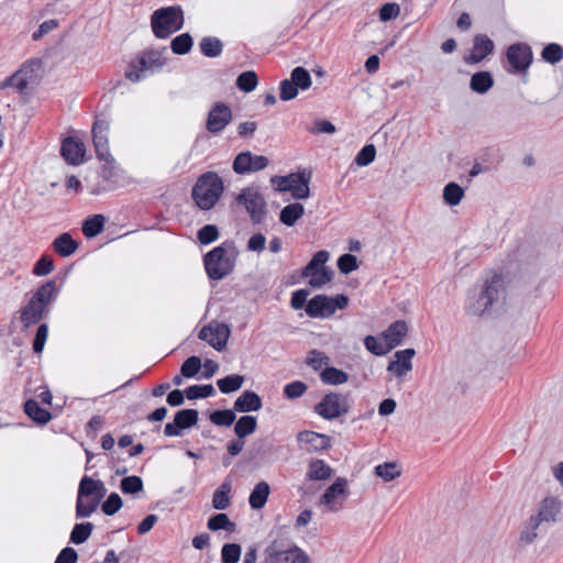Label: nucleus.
I'll return each mask as SVG.
<instances>
[{
	"label": "nucleus",
	"instance_id": "obj_1",
	"mask_svg": "<svg viewBox=\"0 0 563 563\" xmlns=\"http://www.w3.org/2000/svg\"><path fill=\"white\" fill-rule=\"evenodd\" d=\"M506 283L501 275L493 274L487 277L483 285L471 289L465 299L464 309L470 316H483L495 305L505 299Z\"/></svg>",
	"mask_w": 563,
	"mask_h": 563
},
{
	"label": "nucleus",
	"instance_id": "obj_2",
	"mask_svg": "<svg viewBox=\"0 0 563 563\" xmlns=\"http://www.w3.org/2000/svg\"><path fill=\"white\" fill-rule=\"evenodd\" d=\"M240 252L233 241H224L203 257L206 273L210 279L221 280L235 267Z\"/></svg>",
	"mask_w": 563,
	"mask_h": 563
},
{
	"label": "nucleus",
	"instance_id": "obj_3",
	"mask_svg": "<svg viewBox=\"0 0 563 563\" xmlns=\"http://www.w3.org/2000/svg\"><path fill=\"white\" fill-rule=\"evenodd\" d=\"M57 295L54 280L44 283L37 288L30 301L21 311V322L24 327H31L37 323L49 311V306L54 302Z\"/></svg>",
	"mask_w": 563,
	"mask_h": 563
},
{
	"label": "nucleus",
	"instance_id": "obj_4",
	"mask_svg": "<svg viewBox=\"0 0 563 563\" xmlns=\"http://www.w3.org/2000/svg\"><path fill=\"white\" fill-rule=\"evenodd\" d=\"M106 494L107 488L102 481L93 479L87 475L82 476L77 493L76 517H90L98 509Z\"/></svg>",
	"mask_w": 563,
	"mask_h": 563
},
{
	"label": "nucleus",
	"instance_id": "obj_5",
	"mask_svg": "<svg viewBox=\"0 0 563 563\" xmlns=\"http://www.w3.org/2000/svg\"><path fill=\"white\" fill-rule=\"evenodd\" d=\"M224 191L222 178L214 172L202 174L192 188V199L201 210L212 209Z\"/></svg>",
	"mask_w": 563,
	"mask_h": 563
},
{
	"label": "nucleus",
	"instance_id": "obj_6",
	"mask_svg": "<svg viewBox=\"0 0 563 563\" xmlns=\"http://www.w3.org/2000/svg\"><path fill=\"white\" fill-rule=\"evenodd\" d=\"M165 64L164 52L157 49L144 51L129 63L125 69V78L132 82H139L162 69Z\"/></svg>",
	"mask_w": 563,
	"mask_h": 563
},
{
	"label": "nucleus",
	"instance_id": "obj_7",
	"mask_svg": "<svg viewBox=\"0 0 563 563\" xmlns=\"http://www.w3.org/2000/svg\"><path fill=\"white\" fill-rule=\"evenodd\" d=\"M154 34L166 38L180 30L184 24L183 11L179 7H167L156 10L151 20Z\"/></svg>",
	"mask_w": 563,
	"mask_h": 563
},
{
	"label": "nucleus",
	"instance_id": "obj_8",
	"mask_svg": "<svg viewBox=\"0 0 563 563\" xmlns=\"http://www.w3.org/2000/svg\"><path fill=\"white\" fill-rule=\"evenodd\" d=\"M41 70L42 62L40 59H29L15 73L0 81V90L13 89L22 93L29 84L40 77Z\"/></svg>",
	"mask_w": 563,
	"mask_h": 563
},
{
	"label": "nucleus",
	"instance_id": "obj_9",
	"mask_svg": "<svg viewBox=\"0 0 563 563\" xmlns=\"http://www.w3.org/2000/svg\"><path fill=\"white\" fill-rule=\"evenodd\" d=\"M329 260L327 251L317 252L307 266L302 269V277L309 278L312 288H322L331 282L332 271L325 266Z\"/></svg>",
	"mask_w": 563,
	"mask_h": 563
},
{
	"label": "nucleus",
	"instance_id": "obj_10",
	"mask_svg": "<svg viewBox=\"0 0 563 563\" xmlns=\"http://www.w3.org/2000/svg\"><path fill=\"white\" fill-rule=\"evenodd\" d=\"M349 303L345 295H336L328 297L325 295H317L306 305V312L311 318H329L338 309H344Z\"/></svg>",
	"mask_w": 563,
	"mask_h": 563
},
{
	"label": "nucleus",
	"instance_id": "obj_11",
	"mask_svg": "<svg viewBox=\"0 0 563 563\" xmlns=\"http://www.w3.org/2000/svg\"><path fill=\"white\" fill-rule=\"evenodd\" d=\"M271 181L276 190L289 191L295 199H306L309 197V175L305 173L274 176Z\"/></svg>",
	"mask_w": 563,
	"mask_h": 563
},
{
	"label": "nucleus",
	"instance_id": "obj_12",
	"mask_svg": "<svg viewBox=\"0 0 563 563\" xmlns=\"http://www.w3.org/2000/svg\"><path fill=\"white\" fill-rule=\"evenodd\" d=\"M350 405L347 396L339 393L327 394L320 402L314 406V411L325 420H334L349 412Z\"/></svg>",
	"mask_w": 563,
	"mask_h": 563
},
{
	"label": "nucleus",
	"instance_id": "obj_13",
	"mask_svg": "<svg viewBox=\"0 0 563 563\" xmlns=\"http://www.w3.org/2000/svg\"><path fill=\"white\" fill-rule=\"evenodd\" d=\"M238 202L245 207L253 222L261 223L265 216V200L260 191L254 187L243 189L238 198Z\"/></svg>",
	"mask_w": 563,
	"mask_h": 563
},
{
	"label": "nucleus",
	"instance_id": "obj_14",
	"mask_svg": "<svg viewBox=\"0 0 563 563\" xmlns=\"http://www.w3.org/2000/svg\"><path fill=\"white\" fill-rule=\"evenodd\" d=\"M347 495V481L343 477H338L320 497L319 504L325 507L328 511L335 512L343 507Z\"/></svg>",
	"mask_w": 563,
	"mask_h": 563
},
{
	"label": "nucleus",
	"instance_id": "obj_15",
	"mask_svg": "<svg viewBox=\"0 0 563 563\" xmlns=\"http://www.w3.org/2000/svg\"><path fill=\"white\" fill-rule=\"evenodd\" d=\"M109 123L106 121H97L92 126V141L96 150L97 157L107 163H114L109 150Z\"/></svg>",
	"mask_w": 563,
	"mask_h": 563
},
{
	"label": "nucleus",
	"instance_id": "obj_16",
	"mask_svg": "<svg viewBox=\"0 0 563 563\" xmlns=\"http://www.w3.org/2000/svg\"><path fill=\"white\" fill-rule=\"evenodd\" d=\"M198 336L213 349L222 351L229 340L230 328L224 323H210L200 330Z\"/></svg>",
	"mask_w": 563,
	"mask_h": 563
},
{
	"label": "nucleus",
	"instance_id": "obj_17",
	"mask_svg": "<svg viewBox=\"0 0 563 563\" xmlns=\"http://www.w3.org/2000/svg\"><path fill=\"white\" fill-rule=\"evenodd\" d=\"M506 56L512 68V73L527 70L532 62V51L530 46L525 43L510 45L507 49Z\"/></svg>",
	"mask_w": 563,
	"mask_h": 563
},
{
	"label": "nucleus",
	"instance_id": "obj_18",
	"mask_svg": "<svg viewBox=\"0 0 563 563\" xmlns=\"http://www.w3.org/2000/svg\"><path fill=\"white\" fill-rule=\"evenodd\" d=\"M232 120V111L229 106L223 102H216L209 113L206 123V128L210 133H219Z\"/></svg>",
	"mask_w": 563,
	"mask_h": 563
},
{
	"label": "nucleus",
	"instance_id": "obj_19",
	"mask_svg": "<svg viewBox=\"0 0 563 563\" xmlns=\"http://www.w3.org/2000/svg\"><path fill=\"white\" fill-rule=\"evenodd\" d=\"M268 158L263 155H253L251 152L240 153L233 162V170L236 174L255 173L266 168Z\"/></svg>",
	"mask_w": 563,
	"mask_h": 563
},
{
	"label": "nucleus",
	"instance_id": "obj_20",
	"mask_svg": "<svg viewBox=\"0 0 563 563\" xmlns=\"http://www.w3.org/2000/svg\"><path fill=\"white\" fill-rule=\"evenodd\" d=\"M300 446L308 452L327 450L331 446V438L314 431H301L297 435Z\"/></svg>",
	"mask_w": 563,
	"mask_h": 563
},
{
	"label": "nucleus",
	"instance_id": "obj_21",
	"mask_svg": "<svg viewBox=\"0 0 563 563\" xmlns=\"http://www.w3.org/2000/svg\"><path fill=\"white\" fill-rule=\"evenodd\" d=\"M416 351L413 349H406L395 353V360L389 362L387 372L395 375L397 378L402 379L412 369V357Z\"/></svg>",
	"mask_w": 563,
	"mask_h": 563
},
{
	"label": "nucleus",
	"instance_id": "obj_22",
	"mask_svg": "<svg viewBox=\"0 0 563 563\" xmlns=\"http://www.w3.org/2000/svg\"><path fill=\"white\" fill-rule=\"evenodd\" d=\"M265 563H307V555L297 547L287 550H267Z\"/></svg>",
	"mask_w": 563,
	"mask_h": 563
},
{
	"label": "nucleus",
	"instance_id": "obj_23",
	"mask_svg": "<svg viewBox=\"0 0 563 563\" xmlns=\"http://www.w3.org/2000/svg\"><path fill=\"white\" fill-rule=\"evenodd\" d=\"M562 508L558 497L548 496L540 504L537 514L532 515L541 523L556 521Z\"/></svg>",
	"mask_w": 563,
	"mask_h": 563
},
{
	"label": "nucleus",
	"instance_id": "obj_24",
	"mask_svg": "<svg viewBox=\"0 0 563 563\" xmlns=\"http://www.w3.org/2000/svg\"><path fill=\"white\" fill-rule=\"evenodd\" d=\"M60 153L69 164L79 165L84 162L85 146L81 142L67 137L63 141Z\"/></svg>",
	"mask_w": 563,
	"mask_h": 563
},
{
	"label": "nucleus",
	"instance_id": "obj_25",
	"mask_svg": "<svg viewBox=\"0 0 563 563\" xmlns=\"http://www.w3.org/2000/svg\"><path fill=\"white\" fill-rule=\"evenodd\" d=\"M493 41L484 34H478L475 36L473 49L470 56L465 58V60L468 64L478 63L482 59H484L487 55H489L493 52Z\"/></svg>",
	"mask_w": 563,
	"mask_h": 563
},
{
	"label": "nucleus",
	"instance_id": "obj_26",
	"mask_svg": "<svg viewBox=\"0 0 563 563\" xmlns=\"http://www.w3.org/2000/svg\"><path fill=\"white\" fill-rule=\"evenodd\" d=\"M408 327L402 320L395 321L391 323L383 333L382 340L387 343L389 350L398 346L404 338L407 335Z\"/></svg>",
	"mask_w": 563,
	"mask_h": 563
},
{
	"label": "nucleus",
	"instance_id": "obj_27",
	"mask_svg": "<svg viewBox=\"0 0 563 563\" xmlns=\"http://www.w3.org/2000/svg\"><path fill=\"white\" fill-rule=\"evenodd\" d=\"M262 408L260 396L251 390L243 391L234 401V410L239 412L257 411Z\"/></svg>",
	"mask_w": 563,
	"mask_h": 563
},
{
	"label": "nucleus",
	"instance_id": "obj_28",
	"mask_svg": "<svg viewBox=\"0 0 563 563\" xmlns=\"http://www.w3.org/2000/svg\"><path fill=\"white\" fill-rule=\"evenodd\" d=\"M332 475V468L323 460H311L308 465L307 478L310 481H325Z\"/></svg>",
	"mask_w": 563,
	"mask_h": 563
},
{
	"label": "nucleus",
	"instance_id": "obj_29",
	"mask_svg": "<svg viewBox=\"0 0 563 563\" xmlns=\"http://www.w3.org/2000/svg\"><path fill=\"white\" fill-rule=\"evenodd\" d=\"M271 488L266 482L257 483L250 494L249 503L252 509H262L269 496Z\"/></svg>",
	"mask_w": 563,
	"mask_h": 563
},
{
	"label": "nucleus",
	"instance_id": "obj_30",
	"mask_svg": "<svg viewBox=\"0 0 563 563\" xmlns=\"http://www.w3.org/2000/svg\"><path fill=\"white\" fill-rule=\"evenodd\" d=\"M54 251L63 257L70 256L78 249V243L69 233L58 235L53 242Z\"/></svg>",
	"mask_w": 563,
	"mask_h": 563
},
{
	"label": "nucleus",
	"instance_id": "obj_31",
	"mask_svg": "<svg viewBox=\"0 0 563 563\" xmlns=\"http://www.w3.org/2000/svg\"><path fill=\"white\" fill-rule=\"evenodd\" d=\"M494 85V79L488 71L475 73L470 81V87L477 93L487 92Z\"/></svg>",
	"mask_w": 563,
	"mask_h": 563
},
{
	"label": "nucleus",
	"instance_id": "obj_32",
	"mask_svg": "<svg viewBox=\"0 0 563 563\" xmlns=\"http://www.w3.org/2000/svg\"><path fill=\"white\" fill-rule=\"evenodd\" d=\"M303 212L305 209L301 203H290L282 209L279 220L284 224L291 227L303 216Z\"/></svg>",
	"mask_w": 563,
	"mask_h": 563
},
{
	"label": "nucleus",
	"instance_id": "obj_33",
	"mask_svg": "<svg viewBox=\"0 0 563 563\" xmlns=\"http://www.w3.org/2000/svg\"><path fill=\"white\" fill-rule=\"evenodd\" d=\"M25 413L37 423H47L52 416L49 411L40 407L36 400L30 399L24 405Z\"/></svg>",
	"mask_w": 563,
	"mask_h": 563
},
{
	"label": "nucleus",
	"instance_id": "obj_34",
	"mask_svg": "<svg viewBox=\"0 0 563 563\" xmlns=\"http://www.w3.org/2000/svg\"><path fill=\"white\" fill-rule=\"evenodd\" d=\"M541 525L542 523L531 515L521 529L520 543L522 545L531 544L537 539L538 529Z\"/></svg>",
	"mask_w": 563,
	"mask_h": 563
},
{
	"label": "nucleus",
	"instance_id": "obj_35",
	"mask_svg": "<svg viewBox=\"0 0 563 563\" xmlns=\"http://www.w3.org/2000/svg\"><path fill=\"white\" fill-rule=\"evenodd\" d=\"M104 227V217L102 214H96L89 217L82 223V233L86 238H95L102 232Z\"/></svg>",
	"mask_w": 563,
	"mask_h": 563
},
{
	"label": "nucleus",
	"instance_id": "obj_36",
	"mask_svg": "<svg viewBox=\"0 0 563 563\" xmlns=\"http://www.w3.org/2000/svg\"><path fill=\"white\" fill-rule=\"evenodd\" d=\"M320 377L328 385H342L349 379V375L342 369L328 366L322 369Z\"/></svg>",
	"mask_w": 563,
	"mask_h": 563
},
{
	"label": "nucleus",
	"instance_id": "obj_37",
	"mask_svg": "<svg viewBox=\"0 0 563 563\" xmlns=\"http://www.w3.org/2000/svg\"><path fill=\"white\" fill-rule=\"evenodd\" d=\"M231 484L224 482L220 485V487L213 493L212 497V506L218 510H224L230 506V494Z\"/></svg>",
	"mask_w": 563,
	"mask_h": 563
},
{
	"label": "nucleus",
	"instance_id": "obj_38",
	"mask_svg": "<svg viewBox=\"0 0 563 563\" xmlns=\"http://www.w3.org/2000/svg\"><path fill=\"white\" fill-rule=\"evenodd\" d=\"M201 53L207 57H218L222 53V42L217 37L207 36L200 41Z\"/></svg>",
	"mask_w": 563,
	"mask_h": 563
},
{
	"label": "nucleus",
	"instance_id": "obj_39",
	"mask_svg": "<svg viewBox=\"0 0 563 563\" xmlns=\"http://www.w3.org/2000/svg\"><path fill=\"white\" fill-rule=\"evenodd\" d=\"M256 426L257 421L255 417L243 416L236 421L234 426V432L240 439H242L249 434H252L256 430Z\"/></svg>",
	"mask_w": 563,
	"mask_h": 563
},
{
	"label": "nucleus",
	"instance_id": "obj_40",
	"mask_svg": "<svg viewBox=\"0 0 563 563\" xmlns=\"http://www.w3.org/2000/svg\"><path fill=\"white\" fill-rule=\"evenodd\" d=\"M244 377L242 375L233 374L225 376L217 382V385L221 393L229 394L235 391L242 387Z\"/></svg>",
	"mask_w": 563,
	"mask_h": 563
},
{
	"label": "nucleus",
	"instance_id": "obj_41",
	"mask_svg": "<svg viewBox=\"0 0 563 563\" xmlns=\"http://www.w3.org/2000/svg\"><path fill=\"white\" fill-rule=\"evenodd\" d=\"M375 474L385 482H390L400 476L401 470L395 462L379 464L375 467Z\"/></svg>",
	"mask_w": 563,
	"mask_h": 563
},
{
	"label": "nucleus",
	"instance_id": "obj_42",
	"mask_svg": "<svg viewBox=\"0 0 563 563\" xmlns=\"http://www.w3.org/2000/svg\"><path fill=\"white\" fill-rule=\"evenodd\" d=\"M174 421L181 429L190 428L198 421V411L195 409H183L175 415Z\"/></svg>",
	"mask_w": 563,
	"mask_h": 563
},
{
	"label": "nucleus",
	"instance_id": "obj_43",
	"mask_svg": "<svg viewBox=\"0 0 563 563\" xmlns=\"http://www.w3.org/2000/svg\"><path fill=\"white\" fill-rule=\"evenodd\" d=\"M258 84L257 75L253 70H247L239 75L236 78V86L244 92L253 91Z\"/></svg>",
	"mask_w": 563,
	"mask_h": 563
},
{
	"label": "nucleus",
	"instance_id": "obj_44",
	"mask_svg": "<svg viewBox=\"0 0 563 563\" xmlns=\"http://www.w3.org/2000/svg\"><path fill=\"white\" fill-rule=\"evenodd\" d=\"M364 345L371 353L378 356L385 355L388 352H390L387 343H385V341L382 340V334L378 338L374 335H367L364 339Z\"/></svg>",
	"mask_w": 563,
	"mask_h": 563
},
{
	"label": "nucleus",
	"instance_id": "obj_45",
	"mask_svg": "<svg viewBox=\"0 0 563 563\" xmlns=\"http://www.w3.org/2000/svg\"><path fill=\"white\" fill-rule=\"evenodd\" d=\"M464 197V190L455 183L448 184L443 189V198L450 206H457Z\"/></svg>",
	"mask_w": 563,
	"mask_h": 563
},
{
	"label": "nucleus",
	"instance_id": "obj_46",
	"mask_svg": "<svg viewBox=\"0 0 563 563\" xmlns=\"http://www.w3.org/2000/svg\"><path fill=\"white\" fill-rule=\"evenodd\" d=\"M92 529L93 526L90 522L75 525L70 533V541L75 544L84 543L90 537Z\"/></svg>",
	"mask_w": 563,
	"mask_h": 563
},
{
	"label": "nucleus",
	"instance_id": "obj_47",
	"mask_svg": "<svg viewBox=\"0 0 563 563\" xmlns=\"http://www.w3.org/2000/svg\"><path fill=\"white\" fill-rule=\"evenodd\" d=\"M290 79L294 81L296 87L301 90L310 88L312 82L308 70L300 66L292 69Z\"/></svg>",
	"mask_w": 563,
	"mask_h": 563
},
{
	"label": "nucleus",
	"instance_id": "obj_48",
	"mask_svg": "<svg viewBox=\"0 0 563 563\" xmlns=\"http://www.w3.org/2000/svg\"><path fill=\"white\" fill-rule=\"evenodd\" d=\"M207 527H208V529H210L212 531H218V530H222V529L228 530V531H233L234 523L230 521L228 515L221 512V514H217L213 517H211L208 520Z\"/></svg>",
	"mask_w": 563,
	"mask_h": 563
},
{
	"label": "nucleus",
	"instance_id": "obj_49",
	"mask_svg": "<svg viewBox=\"0 0 563 563\" xmlns=\"http://www.w3.org/2000/svg\"><path fill=\"white\" fill-rule=\"evenodd\" d=\"M170 47L175 54H187L192 47V38L188 33H183L172 41Z\"/></svg>",
	"mask_w": 563,
	"mask_h": 563
},
{
	"label": "nucleus",
	"instance_id": "obj_50",
	"mask_svg": "<svg viewBox=\"0 0 563 563\" xmlns=\"http://www.w3.org/2000/svg\"><path fill=\"white\" fill-rule=\"evenodd\" d=\"M241 545L236 543H227L221 549L222 563H238L241 558Z\"/></svg>",
	"mask_w": 563,
	"mask_h": 563
},
{
	"label": "nucleus",
	"instance_id": "obj_51",
	"mask_svg": "<svg viewBox=\"0 0 563 563\" xmlns=\"http://www.w3.org/2000/svg\"><path fill=\"white\" fill-rule=\"evenodd\" d=\"M235 420L233 410H216L210 415V421L216 426L230 427Z\"/></svg>",
	"mask_w": 563,
	"mask_h": 563
},
{
	"label": "nucleus",
	"instance_id": "obj_52",
	"mask_svg": "<svg viewBox=\"0 0 563 563\" xmlns=\"http://www.w3.org/2000/svg\"><path fill=\"white\" fill-rule=\"evenodd\" d=\"M185 393L188 399L207 398L213 396L214 388L212 385H194L189 386Z\"/></svg>",
	"mask_w": 563,
	"mask_h": 563
},
{
	"label": "nucleus",
	"instance_id": "obj_53",
	"mask_svg": "<svg viewBox=\"0 0 563 563\" xmlns=\"http://www.w3.org/2000/svg\"><path fill=\"white\" fill-rule=\"evenodd\" d=\"M542 58L551 64L559 63L563 59V47L556 43L547 45L542 51Z\"/></svg>",
	"mask_w": 563,
	"mask_h": 563
},
{
	"label": "nucleus",
	"instance_id": "obj_54",
	"mask_svg": "<svg viewBox=\"0 0 563 563\" xmlns=\"http://www.w3.org/2000/svg\"><path fill=\"white\" fill-rule=\"evenodd\" d=\"M120 488L124 494H136L143 490V482L139 476H128L121 481Z\"/></svg>",
	"mask_w": 563,
	"mask_h": 563
},
{
	"label": "nucleus",
	"instance_id": "obj_55",
	"mask_svg": "<svg viewBox=\"0 0 563 563\" xmlns=\"http://www.w3.org/2000/svg\"><path fill=\"white\" fill-rule=\"evenodd\" d=\"M201 368V361L198 356L188 357L180 367L181 376L190 378L198 374Z\"/></svg>",
	"mask_w": 563,
	"mask_h": 563
},
{
	"label": "nucleus",
	"instance_id": "obj_56",
	"mask_svg": "<svg viewBox=\"0 0 563 563\" xmlns=\"http://www.w3.org/2000/svg\"><path fill=\"white\" fill-rule=\"evenodd\" d=\"M376 148L373 144L365 145L356 155L354 162L358 166H367L374 162Z\"/></svg>",
	"mask_w": 563,
	"mask_h": 563
},
{
	"label": "nucleus",
	"instance_id": "obj_57",
	"mask_svg": "<svg viewBox=\"0 0 563 563\" xmlns=\"http://www.w3.org/2000/svg\"><path fill=\"white\" fill-rule=\"evenodd\" d=\"M201 244H210L219 238L218 228L213 224L203 225L197 233Z\"/></svg>",
	"mask_w": 563,
	"mask_h": 563
},
{
	"label": "nucleus",
	"instance_id": "obj_58",
	"mask_svg": "<svg viewBox=\"0 0 563 563\" xmlns=\"http://www.w3.org/2000/svg\"><path fill=\"white\" fill-rule=\"evenodd\" d=\"M121 507L122 499L117 493H111L107 500L101 505V509L107 516H113Z\"/></svg>",
	"mask_w": 563,
	"mask_h": 563
},
{
	"label": "nucleus",
	"instance_id": "obj_59",
	"mask_svg": "<svg viewBox=\"0 0 563 563\" xmlns=\"http://www.w3.org/2000/svg\"><path fill=\"white\" fill-rule=\"evenodd\" d=\"M307 390V385L300 380L287 384L284 387V395L288 399H296L301 397Z\"/></svg>",
	"mask_w": 563,
	"mask_h": 563
},
{
	"label": "nucleus",
	"instance_id": "obj_60",
	"mask_svg": "<svg viewBox=\"0 0 563 563\" xmlns=\"http://www.w3.org/2000/svg\"><path fill=\"white\" fill-rule=\"evenodd\" d=\"M54 269L53 260L49 256H42L33 267V274L36 276H46Z\"/></svg>",
	"mask_w": 563,
	"mask_h": 563
},
{
	"label": "nucleus",
	"instance_id": "obj_61",
	"mask_svg": "<svg viewBox=\"0 0 563 563\" xmlns=\"http://www.w3.org/2000/svg\"><path fill=\"white\" fill-rule=\"evenodd\" d=\"M328 363L329 357L323 352L317 350H312L307 357V364L316 371L322 368Z\"/></svg>",
	"mask_w": 563,
	"mask_h": 563
},
{
	"label": "nucleus",
	"instance_id": "obj_62",
	"mask_svg": "<svg viewBox=\"0 0 563 563\" xmlns=\"http://www.w3.org/2000/svg\"><path fill=\"white\" fill-rule=\"evenodd\" d=\"M400 13V7L397 3L388 2L379 9V19L387 22L396 19Z\"/></svg>",
	"mask_w": 563,
	"mask_h": 563
},
{
	"label": "nucleus",
	"instance_id": "obj_63",
	"mask_svg": "<svg viewBox=\"0 0 563 563\" xmlns=\"http://www.w3.org/2000/svg\"><path fill=\"white\" fill-rule=\"evenodd\" d=\"M338 267L343 274H349L357 268V260L352 254H343L338 260Z\"/></svg>",
	"mask_w": 563,
	"mask_h": 563
},
{
	"label": "nucleus",
	"instance_id": "obj_64",
	"mask_svg": "<svg viewBox=\"0 0 563 563\" xmlns=\"http://www.w3.org/2000/svg\"><path fill=\"white\" fill-rule=\"evenodd\" d=\"M280 99L288 101L298 95V88L291 79H285L280 82Z\"/></svg>",
	"mask_w": 563,
	"mask_h": 563
}]
</instances>
